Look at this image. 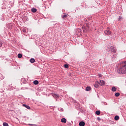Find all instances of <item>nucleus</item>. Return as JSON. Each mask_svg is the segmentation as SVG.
Listing matches in <instances>:
<instances>
[{"instance_id": "f257e3e1", "label": "nucleus", "mask_w": 126, "mask_h": 126, "mask_svg": "<svg viewBox=\"0 0 126 126\" xmlns=\"http://www.w3.org/2000/svg\"><path fill=\"white\" fill-rule=\"evenodd\" d=\"M117 72L119 74H126V61L121 63L120 67L117 69Z\"/></svg>"}, {"instance_id": "f03ea898", "label": "nucleus", "mask_w": 126, "mask_h": 126, "mask_svg": "<svg viewBox=\"0 0 126 126\" xmlns=\"http://www.w3.org/2000/svg\"><path fill=\"white\" fill-rule=\"evenodd\" d=\"M104 34L107 35V36H110L112 34V32L111 31V29L110 28H107L106 30L104 31Z\"/></svg>"}, {"instance_id": "7ed1b4c3", "label": "nucleus", "mask_w": 126, "mask_h": 126, "mask_svg": "<svg viewBox=\"0 0 126 126\" xmlns=\"http://www.w3.org/2000/svg\"><path fill=\"white\" fill-rule=\"evenodd\" d=\"M108 53H114V54H115L116 49H115V48H114L113 47L111 46L108 50Z\"/></svg>"}, {"instance_id": "20e7f679", "label": "nucleus", "mask_w": 126, "mask_h": 126, "mask_svg": "<svg viewBox=\"0 0 126 126\" xmlns=\"http://www.w3.org/2000/svg\"><path fill=\"white\" fill-rule=\"evenodd\" d=\"M52 96L54 98H59L60 97V95L57 94H52Z\"/></svg>"}, {"instance_id": "39448f33", "label": "nucleus", "mask_w": 126, "mask_h": 126, "mask_svg": "<svg viewBox=\"0 0 126 126\" xmlns=\"http://www.w3.org/2000/svg\"><path fill=\"white\" fill-rule=\"evenodd\" d=\"M21 81L22 83H24L25 84V83H26V82H27V80L24 78H22Z\"/></svg>"}, {"instance_id": "423d86ee", "label": "nucleus", "mask_w": 126, "mask_h": 126, "mask_svg": "<svg viewBox=\"0 0 126 126\" xmlns=\"http://www.w3.org/2000/svg\"><path fill=\"white\" fill-rule=\"evenodd\" d=\"M79 126H85V123L83 121L80 122L79 123Z\"/></svg>"}, {"instance_id": "0eeeda50", "label": "nucleus", "mask_w": 126, "mask_h": 126, "mask_svg": "<svg viewBox=\"0 0 126 126\" xmlns=\"http://www.w3.org/2000/svg\"><path fill=\"white\" fill-rule=\"evenodd\" d=\"M23 106L28 109V110H30V109H31L30 106H29V105H27V104H23Z\"/></svg>"}, {"instance_id": "6e6552de", "label": "nucleus", "mask_w": 126, "mask_h": 126, "mask_svg": "<svg viewBox=\"0 0 126 126\" xmlns=\"http://www.w3.org/2000/svg\"><path fill=\"white\" fill-rule=\"evenodd\" d=\"M100 85L101 86H103V85H105V81L104 80H100Z\"/></svg>"}, {"instance_id": "1a4fd4ad", "label": "nucleus", "mask_w": 126, "mask_h": 126, "mask_svg": "<svg viewBox=\"0 0 126 126\" xmlns=\"http://www.w3.org/2000/svg\"><path fill=\"white\" fill-rule=\"evenodd\" d=\"M61 122L65 124L66 123V119L65 118H62L61 119Z\"/></svg>"}, {"instance_id": "9d476101", "label": "nucleus", "mask_w": 126, "mask_h": 126, "mask_svg": "<svg viewBox=\"0 0 126 126\" xmlns=\"http://www.w3.org/2000/svg\"><path fill=\"white\" fill-rule=\"evenodd\" d=\"M33 84H34V85H38V84H39V81H38V80H34L33 81Z\"/></svg>"}, {"instance_id": "9b49d317", "label": "nucleus", "mask_w": 126, "mask_h": 126, "mask_svg": "<svg viewBox=\"0 0 126 126\" xmlns=\"http://www.w3.org/2000/svg\"><path fill=\"white\" fill-rule=\"evenodd\" d=\"M30 61L31 63H35V59H34V58L31 59Z\"/></svg>"}, {"instance_id": "f8f14e48", "label": "nucleus", "mask_w": 126, "mask_h": 126, "mask_svg": "<svg viewBox=\"0 0 126 126\" xmlns=\"http://www.w3.org/2000/svg\"><path fill=\"white\" fill-rule=\"evenodd\" d=\"M36 11H37L36 8H32V12H33V13H34V12H36Z\"/></svg>"}, {"instance_id": "ddd939ff", "label": "nucleus", "mask_w": 126, "mask_h": 126, "mask_svg": "<svg viewBox=\"0 0 126 126\" xmlns=\"http://www.w3.org/2000/svg\"><path fill=\"white\" fill-rule=\"evenodd\" d=\"M111 90L113 91V92H116V91H117V88H116L115 87H113L112 88Z\"/></svg>"}, {"instance_id": "4468645a", "label": "nucleus", "mask_w": 126, "mask_h": 126, "mask_svg": "<svg viewBox=\"0 0 126 126\" xmlns=\"http://www.w3.org/2000/svg\"><path fill=\"white\" fill-rule=\"evenodd\" d=\"M95 114H96V115H97L98 116H99V115H100L101 114V111H100V110L96 111Z\"/></svg>"}, {"instance_id": "2eb2a0df", "label": "nucleus", "mask_w": 126, "mask_h": 126, "mask_svg": "<svg viewBox=\"0 0 126 126\" xmlns=\"http://www.w3.org/2000/svg\"><path fill=\"white\" fill-rule=\"evenodd\" d=\"M90 90H91V87H87L86 88V91H90Z\"/></svg>"}, {"instance_id": "dca6fc26", "label": "nucleus", "mask_w": 126, "mask_h": 126, "mask_svg": "<svg viewBox=\"0 0 126 126\" xmlns=\"http://www.w3.org/2000/svg\"><path fill=\"white\" fill-rule=\"evenodd\" d=\"M120 119V117L119 116H116L114 118V119L115 121H118V120Z\"/></svg>"}, {"instance_id": "f3484780", "label": "nucleus", "mask_w": 126, "mask_h": 126, "mask_svg": "<svg viewBox=\"0 0 126 126\" xmlns=\"http://www.w3.org/2000/svg\"><path fill=\"white\" fill-rule=\"evenodd\" d=\"M18 58L19 59H21V58H22V54H19L18 55Z\"/></svg>"}, {"instance_id": "a211bd4d", "label": "nucleus", "mask_w": 126, "mask_h": 126, "mask_svg": "<svg viewBox=\"0 0 126 126\" xmlns=\"http://www.w3.org/2000/svg\"><path fill=\"white\" fill-rule=\"evenodd\" d=\"M120 94L119 93H115V95L116 96V97H119V96H120Z\"/></svg>"}, {"instance_id": "6ab92c4d", "label": "nucleus", "mask_w": 126, "mask_h": 126, "mask_svg": "<svg viewBox=\"0 0 126 126\" xmlns=\"http://www.w3.org/2000/svg\"><path fill=\"white\" fill-rule=\"evenodd\" d=\"M3 126H8V124H7V123H6V122H4V123H3Z\"/></svg>"}, {"instance_id": "aec40b11", "label": "nucleus", "mask_w": 126, "mask_h": 126, "mask_svg": "<svg viewBox=\"0 0 126 126\" xmlns=\"http://www.w3.org/2000/svg\"><path fill=\"white\" fill-rule=\"evenodd\" d=\"M94 87L95 88H98V87H99V85L97 84H95L94 85Z\"/></svg>"}, {"instance_id": "412c9836", "label": "nucleus", "mask_w": 126, "mask_h": 126, "mask_svg": "<svg viewBox=\"0 0 126 126\" xmlns=\"http://www.w3.org/2000/svg\"><path fill=\"white\" fill-rule=\"evenodd\" d=\"M65 68H68V64H65L64 65Z\"/></svg>"}, {"instance_id": "4be33fe9", "label": "nucleus", "mask_w": 126, "mask_h": 126, "mask_svg": "<svg viewBox=\"0 0 126 126\" xmlns=\"http://www.w3.org/2000/svg\"><path fill=\"white\" fill-rule=\"evenodd\" d=\"M23 32H24V33H26L27 31L26 29H23Z\"/></svg>"}, {"instance_id": "5701e85b", "label": "nucleus", "mask_w": 126, "mask_h": 126, "mask_svg": "<svg viewBox=\"0 0 126 126\" xmlns=\"http://www.w3.org/2000/svg\"><path fill=\"white\" fill-rule=\"evenodd\" d=\"M117 58V55L114 54L113 55V59H116Z\"/></svg>"}, {"instance_id": "b1692460", "label": "nucleus", "mask_w": 126, "mask_h": 126, "mask_svg": "<svg viewBox=\"0 0 126 126\" xmlns=\"http://www.w3.org/2000/svg\"><path fill=\"white\" fill-rule=\"evenodd\" d=\"M1 46H2V43H1V40H0V48H1Z\"/></svg>"}, {"instance_id": "393cba45", "label": "nucleus", "mask_w": 126, "mask_h": 126, "mask_svg": "<svg viewBox=\"0 0 126 126\" xmlns=\"http://www.w3.org/2000/svg\"><path fill=\"white\" fill-rule=\"evenodd\" d=\"M56 26H57L58 27H59V24H55V26H54V28H56Z\"/></svg>"}, {"instance_id": "a878e982", "label": "nucleus", "mask_w": 126, "mask_h": 126, "mask_svg": "<svg viewBox=\"0 0 126 126\" xmlns=\"http://www.w3.org/2000/svg\"><path fill=\"white\" fill-rule=\"evenodd\" d=\"M0 76H1L0 79H3V77L2 76V75L0 74Z\"/></svg>"}, {"instance_id": "bb28decb", "label": "nucleus", "mask_w": 126, "mask_h": 126, "mask_svg": "<svg viewBox=\"0 0 126 126\" xmlns=\"http://www.w3.org/2000/svg\"><path fill=\"white\" fill-rule=\"evenodd\" d=\"M97 121H101V118L100 117H97Z\"/></svg>"}, {"instance_id": "cd10ccee", "label": "nucleus", "mask_w": 126, "mask_h": 126, "mask_svg": "<svg viewBox=\"0 0 126 126\" xmlns=\"http://www.w3.org/2000/svg\"><path fill=\"white\" fill-rule=\"evenodd\" d=\"M98 76H99V77H102V76H103V75H102V74H98Z\"/></svg>"}, {"instance_id": "c85d7f7f", "label": "nucleus", "mask_w": 126, "mask_h": 126, "mask_svg": "<svg viewBox=\"0 0 126 126\" xmlns=\"http://www.w3.org/2000/svg\"><path fill=\"white\" fill-rule=\"evenodd\" d=\"M66 15H63V18H64L65 17H66Z\"/></svg>"}, {"instance_id": "c756f323", "label": "nucleus", "mask_w": 126, "mask_h": 126, "mask_svg": "<svg viewBox=\"0 0 126 126\" xmlns=\"http://www.w3.org/2000/svg\"><path fill=\"white\" fill-rule=\"evenodd\" d=\"M121 19H122V17H121V16H120V17H119V20H121Z\"/></svg>"}, {"instance_id": "7c9ffc66", "label": "nucleus", "mask_w": 126, "mask_h": 126, "mask_svg": "<svg viewBox=\"0 0 126 126\" xmlns=\"http://www.w3.org/2000/svg\"><path fill=\"white\" fill-rule=\"evenodd\" d=\"M61 112H63V108H61Z\"/></svg>"}, {"instance_id": "2f4dec72", "label": "nucleus", "mask_w": 126, "mask_h": 126, "mask_svg": "<svg viewBox=\"0 0 126 126\" xmlns=\"http://www.w3.org/2000/svg\"><path fill=\"white\" fill-rule=\"evenodd\" d=\"M29 126H34V125H33V124H29Z\"/></svg>"}, {"instance_id": "473e14b6", "label": "nucleus", "mask_w": 126, "mask_h": 126, "mask_svg": "<svg viewBox=\"0 0 126 126\" xmlns=\"http://www.w3.org/2000/svg\"><path fill=\"white\" fill-rule=\"evenodd\" d=\"M80 31H81V30L78 29V32H80Z\"/></svg>"}, {"instance_id": "72a5a7b5", "label": "nucleus", "mask_w": 126, "mask_h": 126, "mask_svg": "<svg viewBox=\"0 0 126 126\" xmlns=\"http://www.w3.org/2000/svg\"><path fill=\"white\" fill-rule=\"evenodd\" d=\"M83 32H84H84H85V30H83Z\"/></svg>"}]
</instances>
